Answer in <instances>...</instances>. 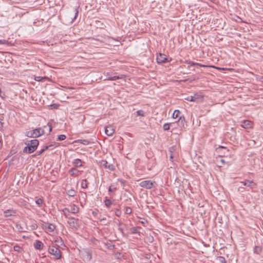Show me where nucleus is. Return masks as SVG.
Listing matches in <instances>:
<instances>
[{
	"label": "nucleus",
	"instance_id": "obj_7",
	"mask_svg": "<svg viewBox=\"0 0 263 263\" xmlns=\"http://www.w3.org/2000/svg\"><path fill=\"white\" fill-rule=\"evenodd\" d=\"M100 164L101 166L110 171H114L115 170L114 165L112 164H109L106 160H102Z\"/></svg>",
	"mask_w": 263,
	"mask_h": 263
},
{
	"label": "nucleus",
	"instance_id": "obj_42",
	"mask_svg": "<svg viewBox=\"0 0 263 263\" xmlns=\"http://www.w3.org/2000/svg\"><path fill=\"white\" fill-rule=\"evenodd\" d=\"M74 16L73 20H76L77 17L78 16V13H79L78 9L75 8L74 10Z\"/></svg>",
	"mask_w": 263,
	"mask_h": 263
},
{
	"label": "nucleus",
	"instance_id": "obj_46",
	"mask_svg": "<svg viewBox=\"0 0 263 263\" xmlns=\"http://www.w3.org/2000/svg\"><path fill=\"white\" fill-rule=\"evenodd\" d=\"M116 190V187L112 188V186H110L108 188L109 192H114Z\"/></svg>",
	"mask_w": 263,
	"mask_h": 263
},
{
	"label": "nucleus",
	"instance_id": "obj_49",
	"mask_svg": "<svg viewBox=\"0 0 263 263\" xmlns=\"http://www.w3.org/2000/svg\"><path fill=\"white\" fill-rule=\"evenodd\" d=\"M43 79L42 77H36L35 78V80L36 81H41L42 80V79Z\"/></svg>",
	"mask_w": 263,
	"mask_h": 263
},
{
	"label": "nucleus",
	"instance_id": "obj_13",
	"mask_svg": "<svg viewBox=\"0 0 263 263\" xmlns=\"http://www.w3.org/2000/svg\"><path fill=\"white\" fill-rule=\"evenodd\" d=\"M178 125L180 128H183L185 123V118L183 116H180L178 121Z\"/></svg>",
	"mask_w": 263,
	"mask_h": 263
},
{
	"label": "nucleus",
	"instance_id": "obj_47",
	"mask_svg": "<svg viewBox=\"0 0 263 263\" xmlns=\"http://www.w3.org/2000/svg\"><path fill=\"white\" fill-rule=\"evenodd\" d=\"M48 149H50L49 145H45V146H44L43 148L42 149L44 150V152L46 150H47Z\"/></svg>",
	"mask_w": 263,
	"mask_h": 263
},
{
	"label": "nucleus",
	"instance_id": "obj_40",
	"mask_svg": "<svg viewBox=\"0 0 263 263\" xmlns=\"http://www.w3.org/2000/svg\"><path fill=\"white\" fill-rule=\"evenodd\" d=\"M115 214L117 217H120L121 215V211L120 210L117 209L115 211Z\"/></svg>",
	"mask_w": 263,
	"mask_h": 263
},
{
	"label": "nucleus",
	"instance_id": "obj_9",
	"mask_svg": "<svg viewBox=\"0 0 263 263\" xmlns=\"http://www.w3.org/2000/svg\"><path fill=\"white\" fill-rule=\"evenodd\" d=\"M253 123L249 120H243L241 126L244 128H251L252 127Z\"/></svg>",
	"mask_w": 263,
	"mask_h": 263
},
{
	"label": "nucleus",
	"instance_id": "obj_59",
	"mask_svg": "<svg viewBox=\"0 0 263 263\" xmlns=\"http://www.w3.org/2000/svg\"><path fill=\"white\" fill-rule=\"evenodd\" d=\"M261 193L263 194V189L261 190Z\"/></svg>",
	"mask_w": 263,
	"mask_h": 263
},
{
	"label": "nucleus",
	"instance_id": "obj_34",
	"mask_svg": "<svg viewBox=\"0 0 263 263\" xmlns=\"http://www.w3.org/2000/svg\"><path fill=\"white\" fill-rule=\"evenodd\" d=\"M174 150V148L173 147H171V148H170L169 149V152L170 153V160L173 161V154H172V153H173V151Z\"/></svg>",
	"mask_w": 263,
	"mask_h": 263
},
{
	"label": "nucleus",
	"instance_id": "obj_32",
	"mask_svg": "<svg viewBox=\"0 0 263 263\" xmlns=\"http://www.w3.org/2000/svg\"><path fill=\"white\" fill-rule=\"evenodd\" d=\"M136 112L137 115L139 116L144 117L145 116L144 111L142 110H139Z\"/></svg>",
	"mask_w": 263,
	"mask_h": 263
},
{
	"label": "nucleus",
	"instance_id": "obj_2",
	"mask_svg": "<svg viewBox=\"0 0 263 263\" xmlns=\"http://www.w3.org/2000/svg\"><path fill=\"white\" fill-rule=\"evenodd\" d=\"M47 127H48V134H49L52 130L51 124L50 123H48L47 126H44V128L39 127L32 130L34 137L35 138H37L42 135H44L45 134V128Z\"/></svg>",
	"mask_w": 263,
	"mask_h": 263
},
{
	"label": "nucleus",
	"instance_id": "obj_23",
	"mask_svg": "<svg viewBox=\"0 0 263 263\" xmlns=\"http://www.w3.org/2000/svg\"><path fill=\"white\" fill-rule=\"evenodd\" d=\"M76 193L77 192L73 189H70L67 191V194L70 197H74L76 196Z\"/></svg>",
	"mask_w": 263,
	"mask_h": 263
},
{
	"label": "nucleus",
	"instance_id": "obj_4",
	"mask_svg": "<svg viewBox=\"0 0 263 263\" xmlns=\"http://www.w3.org/2000/svg\"><path fill=\"white\" fill-rule=\"evenodd\" d=\"M155 181H152L151 180H144L141 181L139 183V185L143 188L146 189H151L153 188L154 186V183H155Z\"/></svg>",
	"mask_w": 263,
	"mask_h": 263
},
{
	"label": "nucleus",
	"instance_id": "obj_19",
	"mask_svg": "<svg viewBox=\"0 0 263 263\" xmlns=\"http://www.w3.org/2000/svg\"><path fill=\"white\" fill-rule=\"evenodd\" d=\"M240 183L244 186H251L252 184L253 183V181L252 180H246L243 181H241Z\"/></svg>",
	"mask_w": 263,
	"mask_h": 263
},
{
	"label": "nucleus",
	"instance_id": "obj_29",
	"mask_svg": "<svg viewBox=\"0 0 263 263\" xmlns=\"http://www.w3.org/2000/svg\"><path fill=\"white\" fill-rule=\"evenodd\" d=\"M25 135L28 137L35 138L33 133V130L28 131L26 133Z\"/></svg>",
	"mask_w": 263,
	"mask_h": 263
},
{
	"label": "nucleus",
	"instance_id": "obj_18",
	"mask_svg": "<svg viewBox=\"0 0 263 263\" xmlns=\"http://www.w3.org/2000/svg\"><path fill=\"white\" fill-rule=\"evenodd\" d=\"M125 77V75L121 74L120 76H116L111 77H109L108 80L110 81H115L118 79H122Z\"/></svg>",
	"mask_w": 263,
	"mask_h": 263
},
{
	"label": "nucleus",
	"instance_id": "obj_37",
	"mask_svg": "<svg viewBox=\"0 0 263 263\" xmlns=\"http://www.w3.org/2000/svg\"><path fill=\"white\" fill-rule=\"evenodd\" d=\"M66 137L65 135H60L58 137V139L59 141H62L66 139Z\"/></svg>",
	"mask_w": 263,
	"mask_h": 263
},
{
	"label": "nucleus",
	"instance_id": "obj_41",
	"mask_svg": "<svg viewBox=\"0 0 263 263\" xmlns=\"http://www.w3.org/2000/svg\"><path fill=\"white\" fill-rule=\"evenodd\" d=\"M14 250L16 252H20L21 250V247L17 245L14 246L13 247Z\"/></svg>",
	"mask_w": 263,
	"mask_h": 263
},
{
	"label": "nucleus",
	"instance_id": "obj_56",
	"mask_svg": "<svg viewBox=\"0 0 263 263\" xmlns=\"http://www.w3.org/2000/svg\"><path fill=\"white\" fill-rule=\"evenodd\" d=\"M217 69H219L220 70H224L226 69L224 68H217Z\"/></svg>",
	"mask_w": 263,
	"mask_h": 263
},
{
	"label": "nucleus",
	"instance_id": "obj_61",
	"mask_svg": "<svg viewBox=\"0 0 263 263\" xmlns=\"http://www.w3.org/2000/svg\"><path fill=\"white\" fill-rule=\"evenodd\" d=\"M2 124V122L0 121V125Z\"/></svg>",
	"mask_w": 263,
	"mask_h": 263
},
{
	"label": "nucleus",
	"instance_id": "obj_6",
	"mask_svg": "<svg viewBox=\"0 0 263 263\" xmlns=\"http://www.w3.org/2000/svg\"><path fill=\"white\" fill-rule=\"evenodd\" d=\"M191 102L196 103L201 102L203 101V96L200 93H195L194 96H191Z\"/></svg>",
	"mask_w": 263,
	"mask_h": 263
},
{
	"label": "nucleus",
	"instance_id": "obj_22",
	"mask_svg": "<svg viewBox=\"0 0 263 263\" xmlns=\"http://www.w3.org/2000/svg\"><path fill=\"white\" fill-rule=\"evenodd\" d=\"M62 212L63 213V214L66 218H68L70 217H69V213L70 212V211L68 208H65L63 209L62 210Z\"/></svg>",
	"mask_w": 263,
	"mask_h": 263
},
{
	"label": "nucleus",
	"instance_id": "obj_31",
	"mask_svg": "<svg viewBox=\"0 0 263 263\" xmlns=\"http://www.w3.org/2000/svg\"><path fill=\"white\" fill-rule=\"evenodd\" d=\"M217 259L220 263H227L225 258L223 256H218Z\"/></svg>",
	"mask_w": 263,
	"mask_h": 263
},
{
	"label": "nucleus",
	"instance_id": "obj_33",
	"mask_svg": "<svg viewBox=\"0 0 263 263\" xmlns=\"http://www.w3.org/2000/svg\"><path fill=\"white\" fill-rule=\"evenodd\" d=\"M105 205L107 207H109L111 204V202L109 199H106L104 201Z\"/></svg>",
	"mask_w": 263,
	"mask_h": 263
},
{
	"label": "nucleus",
	"instance_id": "obj_45",
	"mask_svg": "<svg viewBox=\"0 0 263 263\" xmlns=\"http://www.w3.org/2000/svg\"><path fill=\"white\" fill-rule=\"evenodd\" d=\"M44 153V150H42V149L40 151H39L36 152V154L34 155L33 156H39L42 154Z\"/></svg>",
	"mask_w": 263,
	"mask_h": 263
},
{
	"label": "nucleus",
	"instance_id": "obj_28",
	"mask_svg": "<svg viewBox=\"0 0 263 263\" xmlns=\"http://www.w3.org/2000/svg\"><path fill=\"white\" fill-rule=\"evenodd\" d=\"M55 229V226L53 224L50 223L48 224L47 230L50 232H53Z\"/></svg>",
	"mask_w": 263,
	"mask_h": 263
},
{
	"label": "nucleus",
	"instance_id": "obj_10",
	"mask_svg": "<svg viewBox=\"0 0 263 263\" xmlns=\"http://www.w3.org/2000/svg\"><path fill=\"white\" fill-rule=\"evenodd\" d=\"M4 213L5 214L4 216L5 217H8L11 216H14L16 213V211L13 209H9L5 211Z\"/></svg>",
	"mask_w": 263,
	"mask_h": 263
},
{
	"label": "nucleus",
	"instance_id": "obj_14",
	"mask_svg": "<svg viewBox=\"0 0 263 263\" xmlns=\"http://www.w3.org/2000/svg\"><path fill=\"white\" fill-rule=\"evenodd\" d=\"M34 247L36 250H41L43 247V243L40 240H36L34 244Z\"/></svg>",
	"mask_w": 263,
	"mask_h": 263
},
{
	"label": "nucleus",
	"instance_id": "obj_1",
	"mask_svg": "<svg viewBox=\"0 0 263 263\" xmlns=\"http://www.w3.org/2000/svg\"><path fill=\"white\" fill-rule=\"evenodd\" d=\"M39 144V142L37 140H32L28 143V145L24 147L23 152L29 154L32 153L37 149Z\"/></svg>",
	"mask_w": 263,
	"mask_h": 263
},
{
	"label": "nucleus",
	"instance_id": "obj_38",
	"mask_svg": "<svg viewBox=\"0 0 263 263\" xmlns=\"http://www.w3.org/2000/svg\"><path fill=\"white\" fill-rule=\"evenodd\" d=\"M59 145L58 143L54 142L52 144L49 145V148L52 149L54 147H58Z\"/></svg>",
	"mask_w": 263,
	"mask_h": 263
},
{
	"label": "nucleus",
	"instance_id": "obj_24",
	"mask_svg": "<svg viewBox=\"0 0 263 263\" xmlns=\"http://www.w3.org/2000/svg\"><path fill=\"white\" fill-rule=\"evenodd\" d=\"M262 247L261 246H255L254 248V252L259 254L262 252Z\"/></svg>",
	"mask_w": 263,
	"mask_h": 263
},
{
	"label": "nucleus",
	"instance_id": "obj_5",
	"mask_svg": "<svg viewBox=\"0 0 263 263\" xmlns=\"http://www.w3.org/2000/svg\"><path fill=\"white\" fill-rule=\"evenodd\" d=\"M67 223L72 228L78 229L79 227V219L70 217L68 218Z\"/></svg>",
	"mask_w": 263,
	"mask_h": 263
},
{
	"label": "nucleus",
	"instance_id": "obj_16",
	"mask_svg": "<svg viewBox=\"0 0 263 263\" xmlns=\"http://www.w3.org/2000/svg\"><path fill=\"white\" fill-rule=\"evenodd\" d=\"M70 211V212L73 214H77L79 212V208L75 204H72L71 206V209Z\"/></svg>",
	"mask_w": 263,
	"mask_h": 263
},
{
	"label": "nucleus",
	"instance_id": "obj_26",
	"mask_svg": "<svg viewBox=\"0 0 263 263\" xmlns=\"http://www.w3.org/2000/svg\"><path fill=\"white\" fill-rule=\"evenodd\" d=\"M85 256L86 257V259L88 260H90L92 258V255H91V252L88 250L86 251Z\"/></svg>",
	"mask_w": 263,
	"mask_h": 263
},
{
	"label": "nucleus",
	"instance_id": "obj_39",
	"mask_svg": "<svg viewBox=\"0 0 263 263\" xmlns=\"http://www.w3.org/2000/svg\"><path fill=\"white\" fill-rule=\"evenodd\" d=\"M35 202L37 204H38L39 205H41L43 203V200L41 199V198H38L36 199V200L35 201Z\"/></svg>",
	"mask_w": 263,
	"mask_h": 263
},
{
	"label": "nucleus",
	"instance_id": "obj_3",
	"mask_svg": "<svg viewBox=\"0 0 263 263\" xmlns=\"http://www.w3.org/2000/svg\"><path fill=\"white\" fill-rule=\"evenodd\" d=\"M48 252L53 255L55 259H59L61 258V252L58 248L54 246H49L48 248Z\"/></svg>",
	"mask_w": 263,
	"mask_h": 263
},
{
	"label": "nucleus",
	"instance_id": "obj_21",
	"mask_svg": "<svg viewBox=\"0 0 263 263\" xmlns=\"http://www.w3.org/2000/svg\"><path fill=\"white\" fill-rule=\"evenodd\" d=\"M78 172L79 171L75 168H71L69 171L70 175L72 176H77Z\"/></svg>",
	"mask_w": 263,
	"mask_h": 263
},
{
	"label": "nucleus",
	"instance_id": "obj_36",
	"mask_svg": "<svg viewBox=\"0 0 263 263\" xmlns=\"http://www.w3.org/2000/svg\"><path fill=\"white\" fill-rule=\"evenodd\" d=\"M171 124L170 123H165L163 125V128L164 130H168L170 129Z\"/></svg>",
	"mask_w": 263,
	"mask_h": 263
},
{
	"label": "nucleus",
	"instance_id": "obj_12",
	"mask_svg": "<svg viewBox=\"0 0 263 263\" xmlns=\"http://www.w3.org/2000/svg\"><path fill=\"white\" fill-rule=\"evenodd\" d=\"M55 245L59 248H62L63 246L65 247L63 240L61 237H57L54 240Z\"/></svg>",
	"mask_w": 263,
	"mask_h": 263
},
{
	"label": "nucleus",
	"instance_id": "obj_30",
	"mask_svg": "<svg viewBox=\"0 0 263 263\" xmlns=\"http://www.w3.org/2000/svg\"><path fill=\"white\" fill-rule=\"evenodd\" d=\"M15 228L20 232H23V227L21 226V225L20 224L16 223H15Z\"/></svg>",
	"mask_w": 263,
	"mask_h": 263
},
{
	"label": "nucleus",
	"instance_id": "obj_50",
	"mask_svg": "<svg viewBox=\"0 0 263 263\" xmlns=\"http://www.w3.org/2000/svg\"><path fill=\"white\" fill-rule=\"evenodd\" d=\"M121 223H119V230L122 233H123V229L122 228H121L120 226H121Z\"/></svg>",
	"mask_w": 263,
	"mask_h": 263
},
{
	"label": "nucleus",
	"instance_id": "obj_17",
	"mask_svg": "<svg viewBox=\"0 0 263 263\" xmlns=\"http://www.w3.org/2000/svg\"><path fill=\"white\" fill-rule=\"evenodd\" d=\"M82 162L81 159H76L73 160L72 163L74 166L77 167H80L82 165Z\"/></svg>",
	"mask_w": 263,
	"mask_h": 263
},
{
	"label": "nucleus",
	"instance_id": "obj_44",
	"mask_svg": "<svg viewBox=\"0 0 263 263\" xmlns=\"http://www.w3.org/2000/svg\"><path fill=\"white\" fill-rule=\"evenodd\" d=\"M185 63L189 65V67L195 66V62H194L186 61H185Z\"/></svg>",
	"mask_w": 263,
	"mask_h": 263
},
{
	"label": "nucleus",
	"instance_id": "obj_51",
	"mask_svg": "<svg viewBox=\"0 0 263 263\" xmlns=\"http://www.w3.org/2000/svg\"><path fill=\"white\" fill-rule=\"evenodd\" d=\"M220 162L221 164H224L226 163L225 160L221 157L220 158Z\"/></svg>",
	"mask_w": 263,
	"mask_h": 263
},
{
	"label": "nucleus",
	"instance_id": "obj_55",
	"mask_svg": "<svg viewBox=\"0 0 263 263\" xmlns=\"http://www.w3.org/2000/svg\"><path fill=\"white\" fill-rule=\"evenodd\" d=\"M106 220V218L105 217L101 218L100 219V220L101 221H104V220Z\"/></svg>",
	"mask_w": 263,
	"mask_h": 263
},
{
	"label": "nucleus",
	"instance_id": "obj_27",
	"mask_svg": "<svg viewBox=\"0 0 263 263\" xmlns=\"http://www.w3.org/2000/svg\"><path fill=\"white\" fill-rule=\"evenodd\" d=\"M180 114V111L179 110H175L173 114L172 117L175 119L180 117L179 116Z\"/></svg>",
	"mask_w": 263,
	"mask_h": 263
},
{
	"label": "nucleus",
	"instance_id": "obj_48",
	"mask_svg": "<svg viewBox=\"0 0 263 263\" xmlns=\"http://www.w3.org/2000/svg\"><path fill=\"white\" fill-rule=\"evenodd\" d=\"M8 41H6V40H0V44H7L8 43Z\"/></svg>",
	"mask_w": 263,
	"mask_h": 263
},
{
	"label": "nucleus",
	"instance_id": "obj_15",
	"mask_svg": "<svg viewBox=\"0 0 263 263\" xmlns=\"http://www.w3.org/2000/svg\"><path fill=\"white\" fill-rule=\"evenodd\" d=\"M105 246L109 250H113L115 248V246L110 240L104 243Z\"/></svg>",
	"mask_w": 263,
	"mask_h": 263
},
{
	"label": "nucleus",
	"instance_id": "obj_52",
	"mask_svg": "<svg viewBox=\"0 0 263 263\" xmlns=\"http://www.w3.org/2000/svg\"><path fill=\"white\" fill-rule=\"evenodd\" d=\"M132 232H133V233H137V228L135 227L133 228H132Z\"/></svg>",
	"mask_w": 263,
	"mask_h": 263
},
{
	"label": "nucleus",
	"instance_id": "obj_20",
	"mask_svg": "<svg viewBox=\"0 0 263 263\" xmlns=\"http://www.w3.org/2000/svg\"><path fill=\"white\" fill-rule=\"evenodd\" d=\"M75 142H77V143H81V144H82L83 145H88L90 143L89 141H88L87 140H85V139H84V140L80 139V140H78L77 141H76Z\"/></svg>",
	"mask_w": 263,
	"mask_h": 263
},
{
	"label": "nucleus",
	"instance_id": "obj_58",
	"mask_svg": "<svg viewBox=\"0 0 263 263\" xmlns=\"http://www.w3.org/2000/svg\"><path fill=\"white\" fill-rule=\"evenodd\" d=\"M199 64H200V63H195V66H199Z\"/></svg>",
	"mask_w": 263,
	"mask_h": 263
},
{
	"label": "nucleus",
	"instance_id": "obj_60",
	"mask_svg": "<svg viewBox=\"0 0 263 263\" xmlns=\"http://www.w3.org/2000/svg\"><path fill=\"white\" fill-rule=\"evenodd\" d=\"M241 187H239V189H238V191H240V189H241Z\"/></svg>",
	"mask_w": 263,
	"mask_h": 263
},
{
	"label": "nucleus",
	"instance_id": "obj_11",
	"mask_svg": "<svg viewBox=\"0 0 263 263\" xmlns=\"http://www.w3.org/2000/svg\"><path fill=\"white\" fill-rule=\"evenodd\" d=\"M105 132L107 135L111 136L115 133V129L111 125H108L105 128Z\"/></svg>",
	"mask_w": 263,
	"mask_h": 263
},
{
	"label": "nucleus",
	"instance_id": "obj_43",
	"mask_svg": "<svg viewBox=\"0 0 263 263\" xmlns=\"http://www.w3.org/2000/svg\"><path fill=\"white\" fill-rule=\"evenodd\" d=\"M115 256L117 259H120L121 257V254L120 252H116L115 253Z\"/></svg>",
	"mask_w": 263,
	"mask_h": 263
},
{
	"label": "nucleus",
	"instance_id": "obj_54",
	"mask_svg": "<svg viewBox=\"0 0 263 263\" xmlns=\"http://www.w3.org/2000/svg\"><path fill=\"white\" fill-rule=\"evenodd\" d=\"M199 66L201 67H206L208 66L206 65H203V64H199Z\"/></svg>",
	"mask_w": 263,
	"mask_h": 263
},
{
	"label": "nucleus",
	"instance_id": "obj_35",
	"mask_svg": "<svg viewBox=\"0 0 263 263\" xmlns=\"http://www.w3.org/2000/svg\"><path fill=\"white\" fill-rule=\"evenodd\" d=\"M132 212V210L130 207H126L125 209V213L126 214H130Z\"/></svg>",
	"mask_w": 263,
	"mask_h": 263
},
{
	"label": "nucleus",
	"instance_id": "obj_25",
	"mask_svg": "<svg viewBox=\"0 0 263 263\" xmlns=\"http://www.w3.org/2000/svg\"><path fill=\"white\" fill-rule=\"evenodd\" d=\"M88 182L86 179L82 180L81 184V187L86 189L88 187Z\"/></svg>",
	"mask_w": 263,
	"mask_h": 263
},
{
	"label": "nucleus",
	"instance_id": "obj_8",
	"mask_svg": "<svg viewBox=\"0 0 263 263\" xmlns=\"http://www.w3.org/2000/svg\"><path fill=\"white\" fill-rule=\"evenodd\" d=\"M156 60L158 64L164 63L167 61L166 55L162 53H159V55L157 56Z\"/></svg>",
	"mask_w": 263,
	"mask_h": 263
},
{
	"label": "nucleus",
	"instance_id": "obj_57",
	"mask_svg": "<svg viewBox=\"0 0 263 263\" xmlns=\"http://www.w3.org/2000/svg\"><path fill=\"white\" fill-rule=\"evenodd\" d=\"M218 148H224V149H226V148L225 147H223V146H220Z\"/></svg>",
	"mask_w": 263,
	"mask_h": 263
},
{
	"label": "nucleus",
	"instance_id": "obj_53",
	"mask_svg": "<svg viewBox=\"0 0 263 263\" xmlns=\"http://www.w3.org/2000/svg\"><path fill=\"white\" fill-rule=\"evenodd\" d=\"M191 98H192L191 96H189V97H187L186 98H185L184 100L189 101H191Z\"/></svg>",
	"mask_w": 263,
	"mask_h": 263
}]
</instances>
